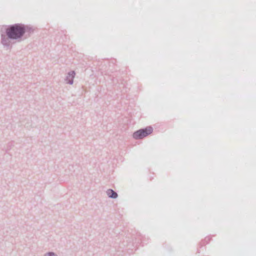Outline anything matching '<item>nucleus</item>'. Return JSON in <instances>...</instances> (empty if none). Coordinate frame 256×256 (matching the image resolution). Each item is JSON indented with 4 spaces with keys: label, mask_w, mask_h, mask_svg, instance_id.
Segmentation results:
<instances>
[{
    "label": "nucleus",
    "mask_w": 256,
    "mask_h": 256,
    "mask_svg": "<svg viewBox=\"0 0 256 256\" xmlns=\"http://www.w3.org/2000/svg\"><path fill=\"white\" fill-rule=\"evenodd\" d=\"M152 132L153 128L151 126H148L135 131L133 133L132 136L135 140H140L147 136L152 134Z\"/></svg>",
    "instance_id": "obj_2"
},
{
    "label": "nucleus",
    "mask_w": 256,
    "mask_h": 256,
    "mask_svg": "<svg viewBox=\"0 0 256 256\" xmlns=\"http://www.w3.org/2000/svg\"><path fill=\"white\" fill-rule=\"evenodd\" d=\"M135 243H139V241H138V242H136V239L135 240Z\"/></svg>",
    "instance_id": "obj_8"
},
{
    "label": "nucleus",
    "mask_w": 256,
    "mask_h": 256,
    "mask_svg": "<svg viewBox=\"0 0 256 256\" xmlns=\"http://www.w3.org/2000/svg\"><path fill=\"white\" fill-rule=\"evenodd\" d=\"M34 28L30 25L16 23L6 26L4 30H0V44L6 49L12 48L11 41L20 42L30 37L34 32Z\"/></svg>",
    "instance_id": "obj_1"
},
{
    "label": "nucleus",
    "mask_w": 256,
    "mask_h": 256,
    "mask_svg": "<svg viewBox=\"0 0 256 256\" xmlns=\"http://www.w3.org/2000/svg\"><path fill=\"white\" fill-rule=\"evenodd\" d=\"M76 73L74 71H70L68 72L65 81L66 82L70 84H72L74 82V78Z\"/></svg>",
    "instance_id": "obj_3"
},
{
    "label": "nucleus",
    "mask_w": 256,
    "mask_h": 256,
    "mask_svg": "<svg viewBox=\"0 0 256 256\" xmlns=\"http://www.w3.org/2000/svg\"><path fill=\"white\" fill-rule=\"evenodd\" d=\"M210 240V237H206L204 240H202L200 242V245L201 246H204L206 244L209 243Z\"/></svg>",
    "instance_id": "obj_5"
},
{
    "label": "nucleus",
    "mask_w": 256,
    "mask_h": 256,
    "mask_svg": "<svg viewBox=\"0 0 256 256\" xmlns=\"http://www.w3.org/2000/svg\"><path fill=\"white\" fill-rule=\"evenodd\" d=\"M106 194L108 198H116L118 197V194L116 192L112 189H108L106 190Z\"/></svg>",
    "instance_id": "obj_4"
},
{
    "label": "nucleus",
    "mask_w": 256,
    "mask_h": 256,
    "mask_svg": "<svg viewBox=\"0 0 256 256\" xmlns=\"http://www.w3.org/2000/svg\"><path fill=\"white\" fill-rule=\"evenodd\" d=\"M44 256H57V255L54 252H49L45 253Z\"/></svg>",
    "instance_id": "obj_6"
},
{
    "label": "nucleus",
    "mask_w": 256,
    "mask_h": 256,
    "mask_svg": "<svg viewBox=\"0 0 256 256\" xmlns=\"http://www.w3.org/2000/svg\"><path fill=\"white\" fill-rule=\"evenodd\" d=\"M138 240H140V242L142 243H143V242H142V238H141V236H139L138 238Z\"/></svg>",
    "instance_id": "obj_7"
}]
</instances>
